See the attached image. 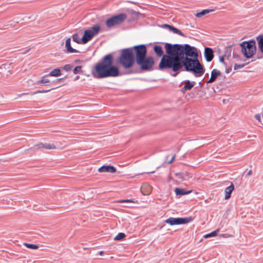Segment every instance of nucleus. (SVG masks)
<instances>
[{"instance_id":"17","label":"nucleus","mask_w":263,"mask_h":263,"mask_svg":"<svg viewBox=\"0 0 263 263\" xmlns=\"http://www.w3.org/2000/svg\"><path fill=\"white\" fill-rule=\"evenodd\" d=\"M154 51L156 55L159 57H162V58L163 56L165 55L163 54V51L162 47L159 45H155L154 47Z\"/></svg>"},{"instance_id":"22","label":"nucleus","mask_w":263,"mask_h":263,"mask_svg":"<svg viewBox=\"0 0 263 263\" xmlns=\"http://www.w3.org/2000/svg\"><path fill=\"white\" fill-rule=\"evenodd\" d=\"M219 231V229H217L215 231H214L211 233H210L204 235L203 236V237L205 238H208L210 237H215L217 235Z\"/></svg>"},{"instance_id":"10","label":"nucleus","mask_w":263,"mask_h":263,"mask_svg":"<svg viewBox=\"0 0 263 263\" xmlns=\"http://www.w3.org/2000/svg\"><path fill=\"white\" fill-rule=\"evenodd\" d=\"M98 171L100 173L108 172V173H114L116 172V169L113 166L103 165V166L100 167L98 169Z\"/></svg>"},{"instance_id":"39","label":"nucleus","mask_w":263,"mask_h":263,"mask_svg":"<svg viewBox=\"0 0 263 263\" xmlns=\"http://www.w3.org/2000/svg\"><path fill=\"white\" fill-rule=\"evenodd\" d=\"M30 50V49L27 50L25 52H22L23 54H25L28 51H29V50Z\"/></svg>"},{"instance_id":"13","label":"nucleus","mask_w":263,"mask_h":263,"mask_svg":"<svg viewBox=\"0 0 263 263\" xmlns=\"http://www.w3.org/2000/svg\"><path fill=\"white\" fill-rule=\"evenodd\" d=\"M65 47L68 53H78L79 52L77 49H75L71 46V39L68 38L66 40Z\"/></svg>"},{"instance_id":"3","label":"nucleus","mask_w":263,"mask_h":263,"mask_svg":"<svg viewBox=\"0 0 263 263\" xmlns=\"http://www.w3.org/2000/svg\"><path fill=\"white\" fill-rule=\"evenodd\" d=\"M136 62L143 71L152 69L154 65V60L152 57H146V47L145 45H136Z\"/></svg>"},{"instance_id":"24","label":"nucleus","mask_w":263,"mask_h":263,"mask_svg":"<svg viewBox=\"0 0 263 263\" xmlns=\"http://www.w3.org/2000/svg\"><path fill=\"white\" fill-rule=\"evenodd\" d=\"M170 30L172 31L174 33L177 34L181 36H184L183 34L180 30L175 27H174L172 26Z\"/></svg>"},{"instance_id":"4","label":"nucleus","mask_w":263,"mask_h":263,"mask_svg":"<svg viewBox=\"0 0 263 263\" xmlns=\"http://www.w3.org/2000/svg\"><path fill=\"white\" fill-rule=\"evenodd\" d=\"M136 46L123 49L121 50V54L118 58V62L125 69L133 66L136 61Z\"/></svg>"},{"instance_id":"29","label":"nucleus","mask_w":263,"mask_h":263,"mask_svg":"<svg viewBox=\"0 0 263 263\" xmlns=\"http://www.w3.org/2000/svg\"><path fill=\"white\" fill-rule=\"evenodd\" d=\"M72 68V66L71 65H70V64H67V65H65L63 67V69L65 70L66 71H70L71 69Z\"/></svg>"},{"instance_id":"30","label":"nucleus","mask_w":263,"mask_h":263,"mask_svg":"<svg viewBox=\"0 0 263 263\" xmlns=\"http://www.w3.org/2000/svg\"><path fill=\"white\" fill-rule=\"evenodd\" d=\"M42 83H46L49 82V80L46 78L45 76L42 77L40 81Z\"/></svg>"},{"instance_id":"6","label":"nucleus","mask_w":263,"mask_h":263,"mask_svg":"<svg viewBox=\"0 0 263 263\" xmlns=\"http://www.w3.org/2000/svg\"><path fill=\"white\" fill-rule=\"evenodd\" d=\"M127 18V15L124 13L113 16L106 21V25L108 28H111L116 25L121 24Z\"/></svg>"},{"instance_id":"20","label":"nucleus","mask_w":263,"mask_h":263,"mask_svg":"<svg viewBox=\"0 0 263 263\" xmlns=\"http://www.w3.org/2000/svg\"><path fill=\"white\" fill-rule=\"evenodd\" d=\"M49 75L52 77L60 76L61 75V71L59 68L54 69L50 72Z\"/></svg>"},{"instance_id":"23","label":"nucleus","mask_w":263,"mask_h":263,"mask_svg":"<svg viewBox=\"0 0 263 263\" xmlns=\"http://www.w3.org/2000/svg\"><path fill=\"white\" fill-rule=\"evenodd\" d=\"M73 41L78 43V44H81L82 43V39H81L77 33H74L72 36Z\"/></svg>"},{"instance_id":"21","label":"nucleus","mask_w":263,"mask_h":263,"mask_svg":"<svg viewBox=\"0 0 263 263\" xmlns=\"http://www.w3.org/2000/svg\"><path fill=\"white\" fill-rule=\"evenodd\" d=\"M211 11H212V10L204 9V10H203L202 11H201L200 12L197 13L195 14V16L197 17H201L202 16H203V15L209 13V12H210Z\"/></svg>"},{"instance_id":"11","label":"nucleus","mask_w":263,"mask_h":263,"mask_svg":"<svg viewBox=\"0 0 263 263\" xmlns=\"http://www.w3.org/2000/svg\"><path fill=\"white\" fill-rule=\"evenodd\" d=\"M221 74V72L219 70L214 69L211 71V78L210 79L206 82L207 83H212L215 81L216 79L218 76Z\"/></svg>"},{"instance_id":"1","label":"nucleus","mask_w":263,"mask_h":263,"mask_svg":"<svg viewBox=\"0 0 263 263\" xmlns=\"http://www.w3.org/2000/svg\"><path fill=\"white\" fill-rule=\"evenodd\" d=\"M164 48L166 55L161 59L160 70L170 69L175 72L172 74L173 77H176L183 67L186 71H192L196 77L204 73V68L197 59L198 53L195 47L187 44L165 43Z\"/></svg>"},{"instance_id":"2","label":"nucleus","mask_w":263,"mask_h":263,"mask_svg":"<svg viewBox=\"0 0 263 263\" xmlns=\"http://www.w3.org/2000/svg\"><path fill=\"white\" fill-rule=\"evenodd\" d=\"M113 57L111 54L104 56L102 60L95 66L92 71L93 77L98 79L108 77H116L119 75V70L117 67L113 66Z\"/></svg>"},{"instance_id":"36","label":"nucleus","mask_w":263,"mask_h":263,"mask_svg":"<svg viewBox=\"0 0 263 263\" xmlns=\"http://www.w3.org/2000/svg\"><path fill=\"white\" fill-rule=\"evenodd\" d=\"M219 61L223 63V64H224V59L223 57H220V59H219Z\"/></svg>"},{"instance_id":"26","label":"nucleus","mask_w":263,"mask_h":263,"mask_svg":"<svg viewBox=\"0 0 263 263\" xmlns=\"http://www.w3.org/2000/svg\"><path fill=\"white\" fill-rule=\"evenodd\" d=\"M81 68H82L81 66H78L76 67L73 70V73L78 74V73L82 72Z\"/></svg>"},{"instance_id":"33","label":"nucleus","mask_w":263,"mask_h":263,"mask_svg":"<svg viewBox=\"0 0 263 263\" xmlns=\"http://www.w3.org/2000/svg\"><path fill=\"white\" fill-rule=\"evenodd\" d=\"M161 27L163 28H165V29H168L169 30H170L172 26L170 25H168V24H163L161 26Z\"/></svg>"},{"instance_id":"34","label":"nucleus","mask_w":263,"mask_h":263,"mask_svg":"<svg viewBox=\"0 0 263 263\" xmlns=\"http://www.w3.org/2000/svg\"><path fill=\"white\" fill-rule=\"evenodd\" d=\"M120 202H132L133 201L130 199H126L120 201Z\"/></svg>"},{"instance_id":"35","label":"nucleus","mask_w":263,"mask_h":263,"mask_svg":"<svg viewBox=\"0 0 263 263\" xmlns=\"http://www.w3.org/2000/svg\"><path fill=\"white\" fill-rule=\"evenodd\" d=\"M175 155L173 156L170 161L168 162V163H171L175 159Z\"/></svg>"},{"instance_id":"16","label":"nucleus","mask_w":263,"mask_h":263,"mask_svg":"<svg viewBox=\"0 0 263 263\" xmlns=\"http://www.w3.org/2000/svg\"><path fill=\"white\" fill-rule=\"evenodd\" d=\"M39 148H45L47 149H52L55 148V146L53 144L50 143H40L36 145Z\"/></svg>"},{"instance_id":"8","label":"nucleus","mask_w":263,"mask_h":263,"mask_svg":"<svg viewBox=\"0 0 263 263\" xmlns=\"http://www.w3.org/2000/svg\"><path fill=\"white\" fill-rule=\"evenodd\" d=\"M192 220L191 217H170L165 220V222L171 226L186 224L190 222Z\"/></svg>"},{"instance_id":"38","label":"nucleus","mask_w":263,"mask_h":263,"mask_svg":"<svg viewBox=\"0 0 263 263\" xmlns=\"http://www.w3.org/2000/svg\"><path fill=\"white\" fill-rule=\"evenodd\" d=\"M79 78H80L79 76H78L76 77L74 80L76 81V80H78L79 79Z\"/></svg>"},{"instance_id":"19","label":"nucleus","mask_w":263,"mask_h":263,"mask_svg":"<svg viewBox=\"0 0 263 263\" xmlns=\"http://www.w3.org/2000/svg\"><path fill=\"white\" fill-rule=\"evenodd\" d=\"M258 47L261 53H263V35H260L256 37Z\"/></svg>"},{"instance_id":"12","label":"nucleus","mask_w":263,"mask_h":263,"mask_svg":"<svg viewBox=\"0 0 263 263\" xmlns=\"http://www.w3.org/2000/svg\"><path fill=\"white\" fill-rule=\"evenodd\" d=\"M152 190V186L147 183L143 184L141 187V192L144 195H149L151 194Z\"/></svg>"},{"instance_id":"5","label":"nucleus","mask_w":263,"mask_h":263,"mask_svg":"<svg viewBox=\"0 0 263 263\" xmlns=\"http://www.w3.org/2000/svg\"><path fill=\"white\" fill-rule=\"evenodd\" d=\"M256 42L251 40L249 41L242 42L240 46L243 55L247 59H250L255 54L256 51Z\"/></svg>"},{"instance_id":"14","label":"nucleus","mask_w":263,"mask_h":263,"mask_svg":"<svg viewBox=\"0 0 263 263\" xmlns=\"http://www.w3.org/2000/svg\"><path fill=\"white\" fill-rule=\"evenodd\" d=\"M234 189V186L233 184H231V185L229 186L226 187L224 190V199H228L230 198L231 193H232Z\"/></svg>"},{"instance_id":"25","label":"nucleus","mask_w":263,"mask_h":263,"mask_svg":"<svg viewBox=\"0 0 263 263\" xmlns=\"http://www.w3.org/2000/svg\"><path fill=\"white\" fill-rule=\"evenodd\" d=\"M125 237V234L123 233H119L114 238V240H119Z\"/></svg>"},{"instance_id":"37","label":"nucleus","mask_w":263,"mask_h":263,"mask_svg":"<svg viewBox=\"0 0 263 263\" xmlns=\"http://www.w3.org/2000/svg\"><path fill=\"white\" fill-rule=\"evenodd\" d=\"M251 174H252V171H251V170H250V171L248 172V173H247V175H248V176H250V175H251Z\"/></svg>"},{"instance_id":"27","label":"nucleus","mask_w":263,"mask_h":263,"mask_svg":"<svg viewBox=\"0 0 263 263\" xmlns=\"http://www.w3.org/2000/svg\"><path fill=\"white\" fill-rule=\"evenodd\" d=\"M24 245L26 246H27L28 248L32 249H36L38 248V246L35 245L31 244V243H24Z\"/></svg>"},{"instance_id":"7","label":"nucleus","mask_w":263,"mask_h":263,"mask_svg":"<svg viewBox=\"0 0 263 263\" xmlns=\"http://www.w3.org/2000/svg\"><path fill=\"white\" fill-rule=\"evenodd\" d=\"M100 29V27L99 25H95L90 29L86 30L82 38V43L86 44L91 40L94 35L98 33Z\"/></svg>"},{"instance_id":"15","label":"nucleus","mask_w":263,"mask_h":263,"mask_svg":"<svg viewBox=\"0 0 263 263\" xmlns=\"http://www.w3.org/2000/svg\"><path fill=\"white\" fill-rule=\"evenodd\" d=\"M195 82L192 81L191 82L190 81H187L185 83V84L183 87L181 89L182 92H184L186 90H191L195 85Z\"/></svg>"},{"instance_id":"28","label":"nucleus","mask_w":263,"mask_h":263,"mask_svg":"<svg viewBox=\"0 0 263 263\" xmlns=\"http://www.w3.org/2000/svg\"><path fill=\"white\" fill-rule=\"evenodd\" d=\"M52 89H53V88H51V89H48V90H37L35 92L32 93V95H35V94H37V93H46V92L50 91Z\"/></svg>"},{"instance_id":"32","label":"nucleus","mask_w":263,"mask_h":263,"mask_svg":"<svg viewBox=\"0 0 263 263\" xmlns=\"http://www.w3.org/2000/svg\"><path fill=\"white\" fill-rule=\"evenodd\" d=\"M244 66V65H240V64H235L234 66V68L235 70H237L238 69H240L242 68Z\"/></svg>"},{"instance_id":"31","label":"nucleus","mask_w":263,"mask_h":263,"mask_svg":"<svg viewBox=\"0 0 263 263\" xmlns=\"http://www.w3.org/2000/svg\"><path fill=\"white\" fill-rule=\"evenodd\" d=\"M254 118L260 123H261L262 124V123H261V116H260V114H256L254 116Z\"/></svg>"},{"instance_id":"18","label":"nucleus","mask_w":263,"mask_h":263,"mask_svg":"<svg viewBox=\"0 0 263 263\" xmlns=\"http://www.w3.org/2000/svg\"><path fill=\"white\" fill-rule=\"evenodd\" d=\"M175 192L177 195L182 196V195H184L189 194L190 193H191L192 192V190L185 191L183 189L176 188L175 189Z\"/></svg>"},{"instance_id":"9","label":"nucleus","mask_w":263,"mask_h":263,"mask_svg":"<svg viewBox=\"0 0 263 263\" xmlns=\"http://www.w3.org/2000/svg\"><path fill=\"white\" fill-rule=\"evenodd\" d=\"M204 55L207 62H211L214 58L213 50L209 47H206L204 49Z\"/></svg>"}]
</instances>
